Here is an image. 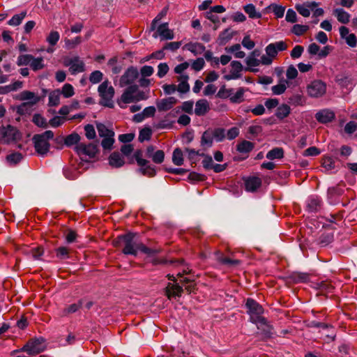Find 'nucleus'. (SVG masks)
I'll return each instance as SVG.
<instances>
[{
    "label": "nucleus",
    "instance_id": "nucleus-64",
    "mask_svg": "<svg viewBox=\"0 0 357 357\" xmlns=\"http://www.w3.org/2000/svg\"><path fill=\"white\" fill-rule=\"evenodd\" d=\"M158 68L157 75L160 78L163 77L169 71V66L165 63H160Z\"/></svg>",
    "mask_w": 357,
    "mask_h": 357
},
{
    "label": "nucleus",
    "instance_id": "nucleus-37",
    "mask_svg": "<svg viewBox=\"0 0 357 357\" xmlns=\"http://www.w3.org/2000/svg\"><path fill=\"white\" fill-rule=\"evenodd\" d=\"M22 82L17 80L9 85L1 86V94L17 91L22 87Z\"/></svg>",
    "mask_w": 357,
    "mask_h": 357
},
{
    "label": "nucleus",
    "instance_id": "nucleus-28",
    "mask_svg": "<svg viewBox=\"0 0 357 357\" xmlns=\"http://www.w3.org/2000/svg\"><path fill=\"white\" fill-rule=\"evenodd\" d=\"M109 163L112 167H120L123 165L124 160L119 153L114 152L109 158Z\"/></svg>",
    "mask_w": 357,
    "mask_h": 357
},
{
    "label": "nucleus",
    "instance_id": "nucleus-32",
    "mask_svg": "<svg viewBox=\"0 0 357 357\" xmlns=\"http://www.w3.org/2000/svg\"><path fill=\"white\" fill-rule=\"evenodd\" d=\"M23 158V155L20 153L15 152L8 155L6 157V162L9 166H13L18 164Z\"/></svg>",
    "mask_w": 357,
    "mask_h": 357
},
{
    "label": "nucleus",
    "instance_id": "nucleus-62",
    "mask_svg": "<svg viewBox=\"0 0 357 357\" xmlns=\"http://www.w3.org/2000/svg\"><path fill=\"white\" fill-rule=\"evenodd\" d=\"M239 129L237 127H232L226 132V138L229 140L234 139L239 135Z\"/></svg>",
    "mask_w": 357,
    "mask_h": 357
},
{
    "label": "nucleus",
    "instance_id": "nucleus-51",
    "mask_svg": "<svg viewBox=\"0 0 357 357\" xmlns=\"http://www.w3.org/2000/svg\"><path fill=\"white\" fill-rule=\"evenodd\" d=\"M33 56L30 54H22L17 58V63L18 66H29L31 64Z\"/></svg>",
    "mask_w": 357,
    "mask_h": 357
},
{
    "label": "nucleus",
    "instance_id": "nucleus-60",
    "mask_svg": "<svg viewBox=\"0 0 357 357\" xmlns=\"http://www.w3.org/2000/svg\"><path fill=\"white\" fill-rule=\"evenodd\" d=\"M308 28L309 26L307 25L295 24L292 27L291 31L294 34L300 36L306 32L308 30Z\"/></svg>",
    "mask_w": 357,
    "mask_h": 357
},
{
    "label": "nucleus",
    "instance_id": "nucleus-52",
    "mask_svg": "<svg viewBox=\"0 0 357 357\" xmlns=\"http://www.w3.org/2000/svg\"><path fill=\"white\" fill-rule=\"evenodd\" d=\"M296 9L300 15L302 16L307 17H309L310 15V8L307 6L306 3H304L303 4H297L296 5Z\"/></svg>",
    "mask_w": 357,
    "mask_h": 357
},
{
    "label": "nucleus",
    "instance_id": "nucleus-53",
    "mask_svg": "<svg viewBox=\"0 0 357 357\" xmlns=\"http://www.w3.org/2000/svg\"><path fill=\"white\" fill-rule=\"evenodd\" d=\"M114 136H109V137H103V139L101 142V145L104 149L110 150L112 148L113 144L114 143Z\"/></svg>",
    "mask_w": 357,
    "mask_h": 357
},
{
    "label": "nucleus",
    "instance_id": "nucleus-19",
    "mask_svg": "<svg viewBox=\"0 0 357 357\" xmlns=\"http://www.w3.org/2000/svg\"><path fill=\"white\" fill-rule=\"evenodd\" d=\"M210 110V105L207 100L200 99L195 103V114L198 116H204Z\"/></svg>",
    "mask_w": 357,
    "mask_h": 357
},
{
    "label": "nucleus",
    "instance_id": "nucleus-54",
    "mask_svg": "<svg viewBox=\"0 0 357 357\" xmlns=\"http://www.w3.org/2000/svg\"><path fill=\"white\" fill-rule=\"evenodd\" d=\"M33 122L36 126L41 128H46L47 126L46 119L38 114H34V116H33Z\"/></svg>",
    "mask_w": 357,
    "mask_h": 357
},
{
    "label": "nucleus",
    "instance_id": "nucleus-41",
    "mask_svg": "<svg viewBox=\"0 0 357 357\" xmlns=\"http://www.w3.org/2000/svg\"><path fill=\"white\" fill-rule=\"evenodd\" d=\"M228 53H231L236 58L243 59L245 56V53L241 50V46H229L226 47Z\"/></svg>",
    "mask_w": 357,
    "mask_h": 357
},
{
    "label": "nucleus",
    "instance_id": "nucleus-6",
    "mask_svg": "<svg viewBox=\"0 0 357 357\" xmlns=\"http://www.w3.org/2000/svg\"><path fill=\"white\" fill-rule=\"evenodd\" d=\"M45 349V340L43 338L40 337L30 340L24 345L21 350L29 355H36L43 351Z\"/></svg>",
    "mask_w": 357,
    "mask_h": 357
},
{
    "label": "nucleus",
    "instance_id": "nucleus-22",
    "mask_svg": "<svg viewBox=\"0 0 357 357\" xmlns=\"http://www.w3.org/2000/svg\"><path fill=\"white\" fill-rule=\"evenodd\" d=\"M331 51L330 46H324L320 50V46H309L308 52L311 55L317 56L319 59L326 56Z\"/></svg>",
    "mask_w": 357,
    "mask_h": 357
},
{
    "label": "nucleus",
    "instance_id": "nucleus-8",
    "mask_svg": "<svg viewBox=\"0 0 357 357\" xmlns=\"http://www.w3.org/2000/svg\"><path fill=\"white\" fill-rule=\"evenodd\" d=\"M20 138L21 134L16 128L11 126L1 128V143L16 142Z\"/></svg>",
    "mask_w": 357,
    "mask_h": 357
},
{
    "label": "nucleus",
    "instance_id": "nucleus-43",
    "mask_svg": "<svg viewBox=\"0 0 357 357\" xmlns=\"http://www.w3.org/2000/svg\"><path fill=\"white\" fill-rule=\"evenodd\" d=\"M79 140L80 136L77 133L73 132L66 137L64 139V143L67 146H70L74 144L77 145V143L79 142Z\"/></svg>",
    "mask_w": 357,
    "mask_h": 357
},
{
    "label": "nucleus",
    "instance_id": "nucleus-29",
    "mask_svg": "<svg viewBox=\"0 0 357 357\" xmlns=\"http://www.w3.org/2000/svg\"><path fill=\"white\" fill-rule=\"evenodd\" d=\"M188 76L186 75H181L179 77V84L176 87V90L182 93H187L190 90V85L188 83Z\"/></svg>",
    "mask_w": 357,
    "mask_h": 357
},
{
    "label": "nucleus",
    "instance_id": "nucleus-25",
    "mask_svg": "<svg viewBox=\"0 0 357 357\" xmlns=\"http://www.w3.org/2000/svg\"><path fill=\"white\" fill-rule=\"evenodd\" d=\"M183 292V288L178 284L169 283L166 287V294L168 298L180 296Z\"/></svg>",
    "mask_w": 357,
    "mask_h": 357
},
{
    "label": "nucleus",
    "instance_id": "nucleus-21",
    "mask_svg": "<svg viewBox=\"0 0 357 357\" xmlns=\"http://www.w3.org/2000/svg\"><path fill=\"white\" fill-rule=\"evenodd\" d=\"M176 101L174 97H169L157 101L156 105L160 112L167 111L173 107Z\"/></svg>",
    "mask_w": 357,
    "mask_h": 357
},
{
    "label": "nucleus",
    "instance_id": "nucleus-39",
    "mask_svg": "<svg viewBox=\"0 0 357 357\" xmlns=\"http://www.w3.org/2000/svg\"><path fill=\"white\" fill-rule=\"evenodd\" d=\"M284 157V151L282 148H275L269 151L266 158L269 160L281 159Z\"/></svg>",
    "mask_w": 357,
    "mask_h": 357
},
{
    "label": "nucleus",
    "instance_id": "nucleus-26",
    "mask_svg": "<svg viewBox=\"0 0 357 357\" xmlns=\"http://www.w3.org/2000/svg\"><path fill=\"white\" fill-rule=\"evenodd\" d=\"M246 89L243 87H240L236 92L234 90L232 92V95L230 97V102L235 104H239L244 101V94Z\"/></svg>",
    "mask_w": 357,
    "mask_h": 357
},
{
    "label": "nucleus",
    "instance_id": "nucleus-30",
    "mask_svg": "<svg viewBox=\"0 0 357 357\" xmlns=\"http://www.w3.org/2000/svg\"><path fill=\"white\" fill-rule=\"evenodd\" d=\"M213 139L214 138L212 134V131L208 129L202 134L201 138V145L207 148L211 147L213 145Z\"/></svg>",
    "mask_w": 357,
    "mask_h": 357
},
{
    "label": "nucleus",
    "instance_id": "nucleus-48",
    "mask_svg": "<svg viewBox=\"0 0 357 357\" xmlns=\"http://www.w3.org/2000/svg\"><path fill=\"white\" fill-rule=\"evenodd\" d=\"M26 12L23 11L20 14L15 15L9 21L8 24L11 26L19 25L26 17Z\"/></svg>",
    "mask_w": 357,
    "mask_h": 357
},
{
    "label": "nucleus",
    "instance_id": "nucleus-55",
    "mask_svg": "<svg viewBox=\"0 0 357 357\" xmlns=\"http://www.w3.org/2000/svg\"><path fill=\"white\" fill-rule=\"evenodd\" d=\"M61 93L65 98L72 97L75 93L74 88L70 84H65L62 87Z\"/></svg>",
    "mask_w": 357,
    "mask_h": 357
},
{
    "label": "nucleus",
    "instance_id": "nucleus-10",
    "mask_svg": "<svg viewBox=\"0 0 357 357\" xmlns=\"http://www.w3.org/2000/svg\"><path fill=\"white\" fill-rule=\"evenodd\" d=\"M307 94L312 98H319L326 91V85L321 80H314L307 87Z\"/></svg>",
    "mask_w": 357,
    "mask_h": 357
},
{
    "label": "nucleus",
    "instance_id": "nucleus-24",
    "mask_svg": "<svg viewBox=\"0 0 357 357\" xmlns=\"http://www.w3.org/2000/svg\"><path fill=\"white\" fill-rule=\"evenodd\" d=\"M333 14L340 23L347 24L350 20V14L345 11L343 8H338L334 9Z\"/></svg>",
    "mask_w": 357,
    "mask_h": 357
},
{
    "label": "nucleus",
    "instance_id": "nucleus-35",
    "mask_svg": "<svg viewBox=\"0 0 357 357\" xmlns=\"http://www.w3.org/2000/svg\"><path fill=\"white\" fill-rule=\"evenodd\" d=\"M243 9L250 18L258 19L261 17V13L257 11L255 6L252 3L245 5Z\"/></svg>",
    "mask_w": 357,
    "mask_h": 357
},
{
    "label": "nucleus",
    "instance_id": "nucleus-13",
    "mask_svg": "<svg viewBox=\"0 0 357 357\" xmlns=\"http://www.w3.org/2000/svg\"><path fill=\"white\" fill-rule=\"evenodd\" d=\"M138 77V71L137 69L131 67L129 68L125 73L121 77L119 85L121 87L132 85Z\"/></svg>",
    "mask_w": 357,
    "mask_h": 357
},
{
    "label": "nucleus",
    "instance_id": "nucleus-34",
    "mask_svg": "<svg viewBox=\"0 0 357 357\" xmlns=\"http://www.w3.org/2000/svg\"><path fill=\"white\" fill-rule=\"evenodd\" d=\"M217 260L220 264L227 265L229 266H237L241 263L239 260L229 259L219 252L217 253Z\"/></svg>",
    "mask_w": 357,
    "mask_h": 357
},
{
    "label": "nucleus",
    "instance_id": "nucleus-14",
    "mask_svg": "<svg viewBox=\"0 0 357 357\" xmlns=\"http://www.w3.org/2000/svg\"><path fill=\"white\" fill-rule=\"evenodd\" d=\"M243 66L239 61H234L230 64V70L228 74L224 75L225 80L236 79L241 77Z\"/></svg>",
    "mask_w": 357,
    "mask_h": 357
},
{
    "label": "nucleus",
    "instance_id": "nucleus-42",
    "mask_svg": "<svg viewBox=\"0 0 357 357\" xmlns=\"http://www.w3.org/2000/svg\"><path fill=\"white\" fill-rule=\"evenodd\" d=\"M210 130L212 131L213 138L216 142H222L226 138V131L224 128H218Z\"/></svg>",
    "mask_w": 357,
    "mask_h": 357
},
{
    "label": "nucleus",
    "instance_id": "nucleus-2",
    "mask_svg": "<svg viewBox=\"0 0 357 357\" xmlns=\"http://www.w3.org/2000/svg\"><path fill=\"white\" fill-rule=\"evenodd\" d=\"M248 314L251 322L257 325H266V319L262 317L264 309L262 306L252 298H248L245 303Z\"/></svg>",
    "mask_w": 357,
    "mask_h": 357
},
{
    "label": "nucleus",
    "instance_id": "nucleus-9",
    "mask_svg": "<svg viewBox=\"0 0 357 357\" xmlns=\"http://www.w3.org/2000/svg\"><path fill=\"white\" fill-rule=\"evenodd\" d=\"M75 151L83 159L84 157H88L89 158H93L95 157L98 152L97 145L90 143L85 144L80 143L75 146Z\"/></svg>",
    "mask_w": 357,
    "mask_h": 357
},
{
    "label": "nucleus",
    "instance_id": "nucleus-46",
    "mask_svg": "<svg viewBox=\"0 0 357 357\" xmlns=\"http://www.w3.org/2000/svg\"><path fill=\"white\" fill-rule=\"evenodd\" d=\"M289 102L294 106H302L305 105V99L301 94H294L289 98Z\"/></svg>",
    "mask_w": 357,
    "mask_h": 357
},
{
    "label": "nucleus",
    "instance_id": "nucleus-45",
    "mask_svg": "<svg viewBox=\"0 0 357 357\" xmlns=\"http://www.w3.org/2000/svg\"><path fill=\"white\" fill-rule=\"evenodd\" d=\"M287 84H288V82L287 80H282V81H280V82L278 84L273 86L271 90H272L273 94H275V95L282 94L287 89Z\"/></svg>",
    "mask_w": 357,
    "mask_h": 357
},
{
    "label": "nucleus",
    "instance_id": "nucleus-49",
    "mask_svg": "<svg viewBox=\"0 0 357 357\" xmlns=\"http://www.w3.org/2000/svg\"><path fill=\"white\" fill-rule=\"evenodd\" d=\"M30 67L34 71L43 69L44 68L43 58H41V57L34 58L33 56L31 64H30Z\"/></svg>",
    "mask_w": 357,
    "mask_h": 357
},
{
    "label": "nucleus",
    "instance_id": "nucleus-18",
    "mask_svg": "<svg viewBox=\"0 0 357 357\" xmlns=\"http://www.w3.org/2000/svg\"><path fill=\"white\" fill-rule=\"evenodd\" d=\"M306 208L308 212H318L321 208V199L317 196L310 197L306 202Z\"/></svg>",
    "mask_w": 357,
    "mask_h": 357
},
{
    "label": "nucleus",
    "instance_id": "nucleus-5",
    "mask_svg": "<svg viewBox=\"0 0 357 357\" xmlns=\"http://www.w3.org/2000/svg\"><path fill=\"white\" fill-rule=\"evenodd\" d=\"M63 66L69 68L72 75H77L85 70V63L79 56H65L63 59Z\"/></svg>",
    "mask_w": 357,
    "mask_h": 357
},
{
    "label": "nucleus",
    "instance_id": "nucleus-33",
    "mask_svg": "<svg viewBox=\"0 0 357 357\" xmlns=\"http://www.w3.org/2000/svg\"><path fill=\"white\" fill-rule=\"evenodd\" d=\"M82 305V301H79L76 303L69 305L68 306H66L65 308H63L62 310L61 315L66 317L70 314L75 313L81 308Z\"/></svg>",
    "mask_w": 357,
    "mask_h": 357
},
{
    "label": "nucleus",
    "instance_id": "nucleus-3",
    "mask_svg": "<svg viewBox=\"0 0 357 357\" xmlns=\"http://www.w3.org/2000/svg\"><path fill=\"white\" fill-rule=\"evenodd\" d=\"M54 135L52 130H46L41 134L35 135L33 138V142L36 153L44 156L50 151V139H53Z\"/></svg>",
    "mask_w": 357,
    "mask_h": 357
},
{
    "label": "nucleus",
    "instance_id": "nucleus-31",
    "mask_svg": "<svg viewBox=\"0 0 357 357\" xmlns=\"http://www.w3.org/2000/svg\"><path fill=\"white\" fill-rule=\"evenodd\" d=\"M266 9L268 10H271L277 18H282L285 12V6L276 3H271L266 8Z\"/></svg>",
    "mask_w": 357,
    "mask_h": 357
},
{
    "label": "nucleus",
    "instance_id": "nucleus-12",
    "mask_svg": "<svg viewBox=\"0 0 357 357\" xmlns=\"http://www.w3.org/2000/svg\"><path fill=\"white\" fill-rule=\"evenodd\" d=\"M287 46H266V55L261 56V63L264 65H269L272 63L273 59L276 56L278 51L286 50Z\"/></svg>",
    "mask_w": 357,
    "mask_h": 357
},
{
    "label": "nucleus",
    "instance_id": "nucleus-27",
    "mask_svg": "<svg viewBox=\"0 0 357 357\" xmlns=\"http://www.w3.org/2000/svg\"><path fill=\"white\" fill-rule=\"evenodd\" d=\"M290 113V107L287 104H282L277 107L275 115L278 119L282 120L287 117Z\"/></svg>",
    "mask_w": 357,
    "mask_h": 357
},
{
    "label": "nucleus",
    "instance_id": "nucleus-38",
    "mask_svg": "<svg viewBox=\"0 0 357 357\" xmlns=\"http://www.w3.org/2000/svg\"><path fill=\"white\" fill-rule=\"evenodd\" d=\"M235 33H236V31L230 28H228L220 33L218 38L221 43H226L232 38Z\"/></svg>",
    "mask_w": 357,
    "mask_h": 357
},
{
    "label": "nucleus",
    "instance_id": "nucleus-59",
    "mask_svg": "<svg viewBox=\"0 0 357 357\" xmlns=\"http://www.w3.org/2000/svg\"><path fill=\"white\" fill-rule=\"evenodd\" d=\"M165 153L162 150H158L153 154L151 159L156 164H160L164 161Z\"/></svg>",
    "mask_w": 357,
    "mask_h": 357
},
{
    "label": "nucleus",
    "instance_id": "nucleus-47",
    "mask_svg": "<svg viewBox=\"0 0 357 357\" xmlns=\"http://www.w3.org/2000/svg\"><path fill=\"white\" fill-rule=\"evenodd\" d=\"M69 251L70 250L67 247H59L55 250L56 256L60 259H68L70 257Z\"/></svg>",
    "mask_w": 357,
    "mask_h": 357
},
{
    "label": "nucleus",
    "instance_id": "nucleus-11",
    "mask_svg": "<svg viewBox=\"0 0 357 357\" xmlns=\"http://www.w3.org/2000/svg\"><path fill=\"white\" fill-rule=\"evenodd\" d=\"M155 38L159 37L160 40H169L174 38L173 30L169 28L168 23H162L156 26L155 32L153 34Z\"/></svg>",
    "mask_w": 357,
    "mask_h": 357
},
{
    "label": "nucleus",
    "instance_id": "nucleus-63",
    "mask_svg": "<svg viewBox=\"0 0 357 357\" xmlns=\"http://www.w3.org/2000/svg\"><path fill=\"white\" fill-rule=\"evenodd\" d=\"M151 136V130L150 128H144L139 132V140L144 142V140H149Z\"/></svg>",
    "mask_w": 357,
    "mask_h": 357
},
{
    "label": "nucleus",
    "instance_id": "nucleus-23",
    "mask_svg": "<svg viewBox=\"0 0 357 357\" xmlns=\"http://www.w3.org/2000/svg\"><path fill=\"white\" fill-rule=\"evenodd\" d=\"M254 148V143L245 139L238 142L236 145V151L241 154H248Z\"/></svg>",
    "mask_w": 357,
    "mask_h": 357
},
{
    "label": "nucleus",
    "instance_id": "nucleus-16",
    "mask_svg": "<svg viewBox=\"0 0 357 357\" xmlns=\"http://www.w3.org/2000/svg\"><path fill=\"white\" fill-rule=\"evenodd\" d=\"M315 118L321 123H327L335 119V114L329 109H324L316 113Z\"/></svg>",
    "mask_w": 357,
    "mask_h": 357
},
{
    "label": "nucleus",
    "instance_id": "nucleus-40",
    "mask_svg": "<svg viewBox=\"0 0 357 357\" xmlns=\"http://www.w3.org/2000/svg\"><path fill=\"white\" fill-rule=\"evenodd\" d=\"M172 162L175 165L180 166L183 163V156L181 149L176 148L172 154Z\"/></svg>",
    "mask_w": 357,
    "mask_h": 357
},
{
    "label": "nucleus",
    "instance_id": "nucleus-36",
    "mask_svg": "<svg viewBox=\"0 0 357 357\" xmlns=\"http://www.w3.org/2000/svg\"><path fill=\"white\" fill-rule=\"evenodd\" d=\"M96 127L100 137L114 136V132L112 129H109L105 124L99 123H97Z\"/></svg>",
    "mask_w": 357,
    "mask_h": 357
},
{
    "label": "nucleus",
    "instance_id": "nucleus-50",
    "mask_svg": "<svg viewBox=\"0 0 357 357\" xmlns=\"http://www.w3.org/2000/svg\"><path fill=\"white\" fill-rule=\"evenodd\" d=\"M322 166L326 170H332L335 169V161L331 157L325 156L322 158Z\"/></svg>",
    "mask_w": 357,
    "mask_h": 357
},
{
    "label": "nucleus",
    "instance_id": "nucleus-7",
    "mask_svg": "<svg viewBox=\"0 0 357 357\" xmlns=\"http://www.w3.org/2000/svg\"><path fill=\"white\" fill-rule=\"evenodd\" d=\"M142 153L141 151H137L134 157L137 162V165L140 166L139 171L142 172L143 175L148 176H153L155 174V167L152 165H149L148 160L142 158Z\"/></svg>",
    "mask_w": 357,
    "mask_h": 357
},
{
    "label": "nucleus",
    "instance_id": "nucleus-4",
    "mask_svg": "<svg viewBox=\"0 0 357 357\" xmlns=\"http://www.w3.org/2000/svg\"><path fill=\"white\" fill-rule=\"evenodd\" d=\"M109 84L107 80L102 82L98 86V93L101 97V104L112 107L113 106L112 98L114 96V89Z\"/></svg>",
    "mask_w": 357,
    "mask_h": 357
},
{
    "label": "nucleus",
    "instance_id": "nucleus-20",
    "mask_svg": "<svg viewBox=\"0 0 357 357\" xmlns=\"http://www.w3.org/2000/svg\"><path fill=\"white\" fill-rule=\"evenodd\" d=\"M261 185V179L257 176H250L245 180V187L248 192H255Z\"/></svg>",
    "mask_w": 357,
    "mask_h": 357
},
{
    "label": "nucleus",
    "instance_id": "nucleus-44",
    "mask_svg": "<svg viewBox=\"0 0 357 357\" xmlns=\"http://www.w3.org/2000/svg\"><path fill=\"white\" fill-rule=\"evenodd\" d=\"M61 92L59 90L51 92L49 95V105L57 106L60 102Z\"/></svg>",
    "mask_w": 357,
    "mask_h": 357
},
{
    "label": "nucleus",
    "instance_id": "nucleus-61",
    "mask_svg": "<svg viewBox=\"0 0 357 357\" xmlns=\"http://www.w3.org/2000/svg\"><path fill=\"white\" fill-rule=\"evenodd\" d=\"M85 135L89 139H93L96 137V130L93 125L87 124L84 126Z\"/></svg>",
    "mask_w": 357,
    "mask_h": 357
},
{
    "label": "nucleus",
    "instance_id": "nucleus-15",
    "mask_svg": "<svg viewBox=\"0 0 357 357\" xmlns=\"http://www.w3.org/2000/svg\"><path fill=\"white\" fill-rule=\"evenodd\" d=\"M138 86L135 84L128 86L121 96V102L124 104L135 102V96Z\"/></svg>",
    "mask_w": 357,
    "mask_h": 357
},
{
    "label": "nucleus",
    "instance_id": "nucleus-17",
    "mask_svg": "<svg viewBox=\"0 0 357 357\" xmlns=\"http://www.w3.org/2000/svg\"><path fill=\"white\" fill-rule=\"evenodd\" d=\"M245 63L250 68L258 66L261 63V51L259 50H253L246 58Z\"/></svg>",
    "mask_w": 357,
    "mask_h": 357
},
{
    "label": "nucleus",
    "instance_id": "nucleus-1",
    "mask_svg": "<svg viewBox=\"0 0 357 357\" xmlns=\"http://www.w3.org/2000/svg\"><path fill=\"white\" fill-rule=\"evenodd\" d=\"M119 242L122 243L123 250L122 252L126 255L136 256L139 252L144 254L151 255L155 253V251L151 249L139 241L135 238V234L132 233H128L118 237Z\"/></svg>",
    "mask_w": 357,
    "mask_h": 357
},
{
    "label": "nucleus",
    "instance_id": "nucleus-58",
    "mask_svg": "<svg viewBox=\"0 0 357 357\" xmlns=\"http://www.w3.org/2000/svg\"><path fill=\"white\" fill-rule=\"evenodd\" d=\"M60 35L58 31H52L47 37V42L50 45H56L59 41Z\"/></svg>",
    "mask_w": 357,
    "mask_h": 357
},
{
    "label": "nucleus",
    "instance_id": "nucleus-57",
    "mask_svg": "<svg viewBox=\"0 0 357 357\" xmlns=\"http://www.w3.org/2000/svg\"><path fill=\"white\" fill-rule=\"evenodd\" d=\"M20 98L23 100H29L34 99L33 103H36L38 100V98L35 96L34 93L29 91H24L20 93Z\"/></svg>",
    "mask_w": 357,
    "mask_h": 357
},
{
    "label": "nucleus",
    "instance_id": "nucleus-56",
    "mask_svg": "<svg viewBox=\"0 0 357 357\" xmlns=\"http://www.w3.org/2000/svg\"><path fill=\"white\" fill-rule=\"evenodd\" d=\"M102 76L103 75L100 70H95L91 73L89 81L92 84H98L102 80Z\"/></svg>",
    "mask_w": 357,
    "mask_h": 357
}]
</instances>
